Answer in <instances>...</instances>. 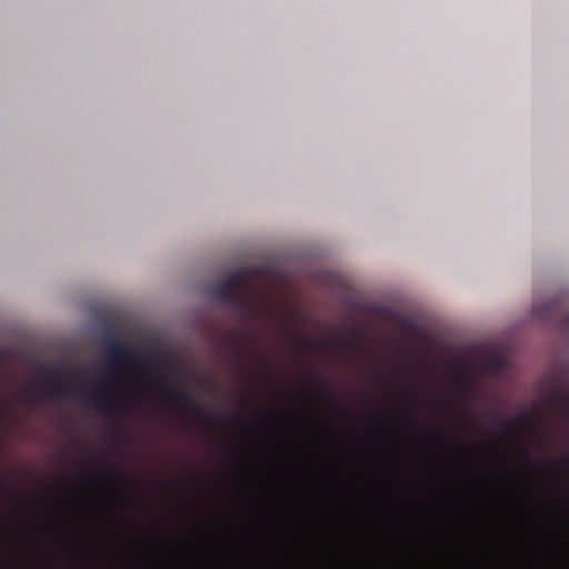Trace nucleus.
I'll use <instances>...</instances> for the list:
<instances>
[{
  "label": "nucleus",
  "mask_w": 569,
  "mask_h": 569,
  "mask_svg": "<svg viewBox=\"0 0 569 569\" xmlns=\"http://www.w3.org/2000/svg\"><path fill=\"white\" fill-rule=\"evenodd\" d=\"M142 358V367L148 373L156 372L154 356L141 355L137 351L129 349L127 346L120 343L116 339L109 338L106 340V375L101 378V386L88 391L90 400L107 416L114 413V402L109 397L110 385L114 381L116 376L113 372L119 370V362L126 365H136V360Z\"/></svg>",
  "instance_id": "obj_1"
},
{
  "label": "nucleus",
  "mask_w": 569,
  "mask_h": 569,
  "mask_svg": "<svg viewBox=\"0 0 569 569\" xmlns=\"http://www.w3.org/2000/svg\"><path fill=\"white\" fill-rule=\"evenodd\" d=\"M249 291L247 272L243 269L233 270L212 289L218 300L236 309L242 318H248L250 315Z\"/></svg>",
  "instance_id": "obj_2"
},
{
  "label": "nucleus",
  "mask_w": 569,
  "mask_h": 569,
  "mask_svg": "<svg viewBox=\"0 0 569 569\" xmlns=\"http://www.w3.org/2000/svg\"><path fill=\"white\" fill-rule=\"evenodd\" d=\"M159 387L161 392L169 400L188 410L194 417L204 421H213L212 415L206 408H203L184 388L179 387L163 376L160 378Z\"/></svg>",
  "instance_id": "obj_3"
},
{
  "label": "nucleus",
  "mask_w": 569,
  "mask_h": 569,
  "mask_svg": "<svg viewBox=\"0 0 569 569\" xmlns=\"http://www.w3.org/2000/svg\"><path fill=\"white\" fill-rule=\"evenodd\" d=\"M532 313L538 319L555 322L569 332V296H562L550 302L535 303Z\"/></svg>",
  "instance_id": "obj_4"
},
{
  "label": "nucleus",
  "mask_w": 569,
  "mask_h": 569,
  "mask_svg": "<svg viewBox=\"0 0 569 569\" xmlns=\"http://www.w3.org/2000/svg\"><path fill=\"white\" fill-rule=\"evenodd\" d=\"M548 405L569 423V367L559 377L558 386L551 390Z\"/></svg>",
  "instance_id": "obj_5"
},
{
  "label": "nucleus",
  "mask_w": 569,
  "mask_h": 569,
  "mask_svg": "<svg viewBox=\"0 0 569 569\" xmlns=\"http://www.w3.org/2000/svg\"><path fill=\"white\" fill-rule=\"evenodd\" d=\"M46 391L52 397L71 393V382L66 379L60 370L46 371Z\"/></svg>",
  "instance_id": "obj_6"
},
{
  "label": "nucleus",
  "mask_w": 569,
  "mask_h": 569,
  "mask_svg": "<svg viewBox=\"0 0 569 569\" xmlns=\"http://www.w3.org/2000/svg\"><path fill=\"white\" fill-rule=\"evenodd\" d=\"M526 421H527V416L523 413L517 415L516 417L512 418V420H499L498 421L499 432L502 435H508V433L512 432L516 429V427L526 423Z\"/></svg>",
  "instance_id": "obj_7"
},
{
  "label": "nucleus",
  "mask_w": 569,
  "mask_h": 569,
  "mask_svg": "<svg viewBox=\"0 0 569 569\" xmlns=\"http://www.w3.org/2000/svg\"><path fill=\"white\" fill-rule=\"evenodd\" d=\"M249 341L256 343L257 339L253 338L251 335L242 333V332L234 333L228 339L229 345L232 346L233 348H236L237 350H242L244 348V345Z\"/></svg>",
  "instance_id": "obj_8"
},
{
  "label": "nucleus",
  "mask_w": 569,
  "mask_h": 569,
  "mask_svg": "<svg viewBox=\"0 0 569 569\" xmlns=\"http://www.w3.org/2000/svg\"><path fill=\"white\" fill-rule=\"evenodd\" d=\"M519 452V456L521 457V459L529 466H535V467H540L541 465L536 462L531 455L529 453V451L525 448H519L518 450Z\"/></svg>",
  "instance_id": "obj_9"
},
{
  "label": "nucleus",
  "mask_w": 569,
  "mask_h": 569,
  "mask_svg": "<svg viewBox=\"0 0 569 569\" xmlns=\"http://www.w3.org/2000/svg\"><path fill=\"white\" fill-rule=\"evenodd\" d=\"M406 400L410 405V407H412V401L409 399ZM401 413L409 422H413L416 420V415L411 408L405 409Z\"/></svg>",
  "instance_id": "obj_10"
},
{
  "label": "nucleus",
  "mask_w": 569,
  "mask_h": 569,
  "mask_svg": "<svg viewBox=\"0 0 569 569\" xmlns=\"http://www.w3.org/2000/svg\"><path fill=\"white\" fill-rule=\"evenodd\" d=\"M568 462H569V460H567V459H566V460H553V461L551 462V467H552V469H555V470H559V469H560V467H561L563 463H568Z\"/></svg>",
  "instance_id": "obj_11"
},
{
  "label": "nucleus",
  "mask_w": 569,
  "mask_h": 569,
  "mask_svg": "<svg viewBox=\"0 0 569 569\" xmlns=\"http://www.w3.org/2000/svg\"><path fill=\"white\" fill-rule=\"evenodd\" d=\"M435 436L438 437V438H443V433L440 429H436L435 430Z\"/></svg>",
  "instance_id": "obj_12"
},
{
  "label": "nucleus",
  "mask_w": 569,
  "mask_h": 569,
  "mask_svg": "<svg viewBox=\"0 0 569 569\" xmlns=\"http://www.w3.org/2000/svg\"><path fill=\"white\" fill-rule=\"evenodd\" d=\"M290 337L295 340H301L296 333H290Z\"/></svg>",
  "instance_id": "obj_13"
},
{
  "label": "nucleus",
  "mask_w": 569,
  "mask_h": 569,
  "mask_svg": "<svg viewBox=\"0 0 569 569\" xmlns=\"http://www.w3.org/2000/svg\"><path fill=\"white\" fill-rule=\"evenodd\" d=\"M257 272H258V270H257V269H253L250 273H251V274H256Z\"/></svg>",
  "instance_id": "obj_14"
}]
</instances>
